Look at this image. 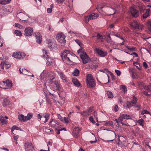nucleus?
Listing matches in <instances>:
<instances>
[{"mask_svg": "<svg viewBox=\"0 0 151 151\" xmlns=\"http://www.w3.org/2000/svg\"><path fill=\"white\" fill-rule=\"evenodd\" d=\"M138 86L140 88L142 89L145 88L146 86L143 82H139L138 83Z\"/></svg>", "mask_w": 151, "mask_h": 151, "instance_id": "nucleus-35", "label": "nucleus"}, {"mask_svg": "<svg viewBox=\"0 0 151 151\" xmlns=\"http://www.w3.org/2000/svg\"><path fill=\"white\" fill-rule=\"evenodd\" d=\"M61 57L65 63L71 62L70 59L72 57V55L69 51L65 50L62 53Z\"/></svg>", "mask_w": 151, "mask_h": 151, "instance_id": "nucleus-3", "label": "nucleus"}, {"mask_svg": "<svg viewBox=\"0 0 151 151\" xmlns=\"http://www.w3.org/2000/svg\"><path fill=\"white\" fill-rule=\"evenodd\" d=\"M133 103L132 102H127V106L128 107V108H130L131 106H133Z\"/></svg>", "mask_w": 151, "mask_h": 151, "instance_id": "nucleus-50", "label": "nucleus"}, {"mask_svg": "<svg viewBox=\"0 0 151 151\" xmlns=\"http://www.w3.org/2000/svg\"><path fill=\"white\" fill-rule=\"evenodd\" d=\"M25 151H35L32 144L31 143L26 142L25 144Z\"/></svg>", "mask_w": 151, "mask_h": 151, "instance_id": "nucleus-10", "label": "nucleus"}, {"mask_svg": "<svg viewBox=\"0 0 151 151\" xmlns=\"http://www.w3.org/2000/svg\"><path fill=\"white\" fill-rule=\"evenodd\" d=\"M80 56L83 63L84 64L90 62L91 60V59L87 55L86 52H84L82 54H81Z\"/></svg>", "mask_w": 151, "mask_h": 151, "instance_id": "nucleus-8", "label": "nucleus"}, {"mask_svg": "<svg viewBox=\"0 0 151 151\" xmlns=\"http://www.w3.org/2000/svg\"><path fill=\"white\" fill-rule=\"evenodd\" d=\"M143 65V66L145 67V68H147V65L146 62H144Z\"/></svg>", "mask_w": 151, "mask_h": 151, "instance_id": "nucleus-64", "label": "nucleus"}, {"mask_svg": "<svg viewBox=\"0 0 151 151\" xmlns=\"http://www.w3.org/2000/svg\"><path fill=\"white\" fill-rule=\"evenodd\" d=\"M5 81H4L0 83V87L5 89Z\"/></svg>", "mask_w": 151, "mask_h": 151, "instance_id": "nucleus-40", "label": "nucleus"}, {"mask_svg": "<svg viewBox=\"0 0 151 151\" xmlns=\"http://www.w3.org/2000/svg\"><path fill=\"white\" fill-rule=\"evenodd\" d=\"M49 116L50 114L47 113H45L42 115H40V114L38 115V118L45 123L47 121Z\"/></svg>", "mask_w": 151, "mask_h": 151, "instance_id": "nucleus-9", "label": "nucleus"}, {"mask_svg": "<svg viewBox=\"0 0 151 151\" xmlns=\"http://www.w3.org/2000/svg\"><path fill=\"white\" fill-rule=\"evenodd\" d=\"M76 42L78 45H79L81 47V42L80 41L78 40H75Z\"/></svg>", "mask_w": 151, "mask_h": 151, "instance_id": "nucleus-62", "label": "nucleus"}, {"mask_svg": "<svg viewBox=\"0 0 151 151\" xmlns=\"http://www.w3.org/2000/svg\"><path fill=\"white\" fill-rule=\"evenodd\" d=\"M63 121H64L67 124L68 123L69 121L68 120V118L67 117H64L63 118Z\"/></svg>", "mask_w": 151, "mask_h": 151, "instance_id": "nucleus-56", "label": "nucleus"}, {"mask_svg": "<svg viewBox=\"0 0 151 151\" xmlns=\"http://www.w3.org/2000/svg\"><path fill=\"white\" fill-rule=\"evenodd\" d=\"M25 55H26L24 53L18 52H14L12 56L15 58L20 59L23 58Z\"/></svg>", "mask_w": 151, "mask_h": 151, "instance_id": "nucleus-14", "label": "nucleus"}, {"mask_svg": "<svg viewBox=\"0 0 151 151\" xmlns=\"http://www.w3.org/2000/svg\"><path fill=\"white\" fill-rule=\"evenodd\" d=\"M22 73L23 74L26 75H28L27 74V72H28V71L25 69H22Z\"/></svg>", "mask_w": 151, "mask_h": 151, "instance_id": "nucleus-46", "label": "nucleus"}, {"mask_svg": "<svg viewBox=\"0 0 151 151\" xmlns=\"http://www.w3.org/2000/svg\"><path fill=\"white\" fill-rule=\"evenodd\" d=\"M127 48L129 50L131 51H135L136 49V47H132V48L129 47L127 46Z\"/></svg>", "mask_w": 151, "mask_h": 151, "instance_id": "nucleus-53", "label": "nucleus"}, {"mask_svg": "<svg viewBox=\"0 0 151 151\" xmlns=\"http://www.w3.org/2000/svg\"><path fill=\"white\" fill-rule=\"evenodd\" d=\"M58 93L59 95V97L63 99L64 97L61 94V93L60 92H58Z\"/></svg>", "mask_w": 151, "mask_h": 151, "instance_id": "nucleus-63", "label": "nucleus"}, {"mask_svg": "<svg viewBox=\"0 0 151 151\" xmlns=\"http://www.w3.org/2000/svg\"><path fill=\"white\" fill-rule=\"evenodd\" d=\"M146 90L148 92H150L151 91V86H148L147 87Z\"/></svg>", "mask_w": 151, "mask_h": 151, "instance_id": "nucleus-57", "label": "nucleus"}, {"mask_svg": "<svg viewBox=\"0 0 151 151\" xmlns=\"http://www.w3.org/2000/svg\"><path fill=\"white\" fill-rule=\"evenodd\" d=\"M89 119L90 121L91 122L93 123H94L95 122L93 120V117L91 116H90L89 118Z\"/></svg>", "mask_w": 151, "mask_h": 151, "instance_id": "nucleus-58", "label": "nucleus"}, {"mask_svg": "<svg viewBox=\"0 0 151 151\" xmlns=\"http://www.w3.org/2000/svg\"><path fill=\"white\" fill-rule=\"evenodd\" d=\"M80 93V96L81 97H83L84 98H86V97L87 94L86 93H84L83 92H81Z\"/></svg>", "mask_w": 151, "mask_h": 151, "instance_id": "nucleus-49", "label": "nucleus"}, {"mask_svg": "<svg viewBox=\"0 0 151 151\" xmlns=\"http://www.w3.org/2000/svg\"><path fill=\"white\" fill-rule=\"evenodd\" d=\"M115 71L118 76H119L120 75L121 72L120 71L118 70H115Z\"/></svg>", "mask_w": 151, "mask_h": 151, "instance_id": "nucleus-55", "label": "nucleus"}, {"mask_svg": "<svg viewBox=\"0 0 151 151\" xmlns=\"http://www.w3.org/2000/svg\"><path fill=\"white\" fill-rule=\"evenodd\" d=\"M93 110L92 108H90L88 109L87 111H83V112H81V114L82 115H89V113L91 112Z\"/></svg>", "mask_w": 151, "mask_h": 151, "instance_id": "nucleus-24", "label": "nucleus"}, {"mask_svg": "<svg viewBox=\"0 0 151 151\" xmlns=\"http://www.w3.org/2000/svg\"><path fill=\"white\" fill-rule=\"evenodd\" d=\"M28 17L24 14L22 12H20L17 15V17L20 20H22L23 21H26L25 19Z\"/></svg>", "mask_w": 151, "mask_h": 151, "instance_id": "nucleus-19", "label": "nucleus"}, {"mask_svg": "<svg viewBox=\"0 0 151 151\" xmlns=\"http://www.w3.org/2000/svg\"><path fill=\"white\" fill-rule=\"evenodd\" d=\"M137 99L135 96H133L132 102L133 104H135L137 101Z\"/></svg>", "mask_w": 151, "mask_h": 151, "instance_id": "nucleus-42", "label": "nucleus"}, {"mask_svg": "<svg viewBox=\"0 0 151 151\" xmlns=\"http://www.w3.org/2000/svg\"><path fill=\"white\" fill-rule=\"evenodd\" d=\"M118 103L122 104L123 102L122 99V98H119L118 99Z\"/></svg>", "mask_w": 151, "mask_h": 151, "instance_id": "nucleus-60", "label": "nucleus"}, {"mask_svg": "<svg viewBox=\"0 0 151 151\" xmlns=\"http://www.w3.org/2000/svg\"><path fill=\"white\" fill-rule=\"evenodd\" d=\"M49 124L52 127L55 128L56 129L58 127L59 123L56 120L52 119V120L49 122Z\"/></svg>", "mask_w": 151, "mask_h": 151, "instance_id": "nucleus-16", "label": "nucleus"}, {"mask_svg": "<svg viewBox=\"0 0 151 151\" xmlns=\"http://www.w3.org/2000/svg\"><path fill=\"white\" fill-rule=\"evenodd\" d=\"M47 43L48 44V46L50 49H53L55 47L57 48V45L54 42H52L51 40H47Z\"/></svg>", "mask_w": 151, "mask_h": 151, "instance_id": "nucleus-17", "label": "nucleus"}, {"mask_svg": "<svg viewBox=\"0 0 151 151\" xmlns=\"http://www.w3.org/2000/svg\"><path fill=\"white\" fill-rule=\"evenodd\" d=\"M47 13H51L52 12V9H51V8H47Z\"/></svg>", "mask_w": 151, "mask_h": 151, "instance_id": "nucleus-61", "label": "nucleus"}, {"mask_svg": "<svg viewBox=\"0 0 151 151\" xmlns=\"http://www.w3.org/2000/svg\"><path fill=\"white\" fill-rule=\"evenodd\" d=\"M72 81L74 84L77 87H79L80 86V83L77 80L73 79L72 80Z\"/></svg>", "mask_w": 151, "mask_h": 151, "instance_id": "nucleus-32", "label": "nucleus"}, {"mask_svg": "<svg viewBox=\"0 0 151 151\" xmlns=\"http://www.w3.org/2000/svg\"><path fill=\"white\" fill-rule=\"evenodd\" d=\"M97 38L98 39H102L103 38V36L100 35L99 34H98L96 36Z\"/></svg>", "mask_w": 151, "mask_h": 151, "instance_id": "nucleus-54", "label": "nucleus"}, {"mask_svg": "<svg viewBox=\"0 0 151 151\" xmlns=\"http://www.w3.org/2000/svg\"><path fill=\"white\" fill-rule=\"evenodd\" d=\"M14 33L17 36H21L22 35V33L20 31L16 30Z\"/></svg>", "mask_w": 151, "mask_h": 151, "instance_id": "nucleus-37", "label": "nucleus"}, {"mask_svg": "<svg viewBox=\"0 0 151 151\" xmlns=\"http://www.w3.org/2000/svg\"><path fill=\"white\" fill-rule=\"evenodd\" d=\"M150 114L149 112L146 110H143L141 113V114L143 115H144L145 114Z\"/></svg>", "mask_w": 151, "mask_h": 151, "instance_id": "nucleus-52", "label": "nucleus"}, {"mask_svg": "<svg viewBox=\"0 0 151 151\" xmlns=\"http://www.w3.org/2000/svg\"><path fill=\"white\" fill-rule=\"evenodd\" d=\"M150 11V9H146V12L143 15L142 17L143 18L145 19L149 16Z\"/></svg>", "mask_w": 151, "mask_h": 151, "instance_id": "nucleus-26", "label": "nucleus"}, {"mask_svg": "<svg viewBox=\"0 0 151 151\" xmlns=\"http://www.w3.org/2000/svg\"><path fill=\"white\" fill-rule=\"evenodd\" d=\"M113 124V122L112 121H109L105 123V125L106 126H109Z\"/></svg>", "mask_w": 151, "mask_h": 151, "instance_id": "nucleus-41", "label": "nucleus"}, {"mask_svg": "<svg viewBox=\"0 0 151 151\" xmlns=\"http://www.w3.org/2000/svg\"><path fill=\"white\" fill-rule=\"evenodd\" d=\"M0 122L2 124H4L7 123V121L4 119V118L2 116H0Z\"/></svg>", "mask_w": 151, "mask_h": 151, "instance_id": "nucleus-29", "label": "nucleus"}, {"mask_svg": "<svg viewBox=\"0 0 151 151\" xmlns=\"http://www.w3.org/2000/svg\"><path fill=\"white\" fill-rule=\"evenodd\" d=\"M148 91H145L143 92V93L147 96H150V94L148 93Z\"/></svg>", "mask_w": 151, "mask_h": 151, "instance_id": "nucleus-59", "label": "nucleus"}, {"mask_svg": "<svg viewBox=\"0 0 151 151\" xmlns=\"http://www.w3.org/2000/svg\"><path fill=\"white\" fill-rule=\"evenodd\" d=\"M121 88L122 89L123 91H124V93L126 92L127 91V89L124 85L121 86Z\"/></svg>", "mask_w": 151, "mask_h": 151, "instance_id": "nucleus-44", "label": "nucleus"}, {"mask_svg": "<svg viewBox=\"0 0 151 151\" xmlns=\"http://www.w3.org/2000/svg\"><path fill=\"white\" fill-rule=\"evenodd\" d=\"M33 114L32 113H28L27 116H25V120L26 121L29 120L32 117Z\"/></svg>", "mask_w": 151, "mask_h": 151, "instance_id": "nucleus-30", "label": "nucleus"}, {"mask_svg": "<svg viewBox=\"0 0 151 151\" xmlns=\"http://www.w3.org/2000/svg\"><path fill=\"white\" fill-rule=\"evenodd\" d=\"M94 50L101 57H105L107 53L106 51H104L98 48H95Z\"/></svg>", "mask_w": 151, "mask_h": 151, "instance_id": "nucleus-12", "label": "nucleus"}, {"mask_svg": "<svg viewBox=\"0 0 151 151\" xmlns=\"http://www.w3.org/2000/svg\"><path fill=\"white\" fill-rule=\"evenodd\" d=\"M18 119L19 121L20 122L22 121H26L25 120V116H24L23 115L21 114L18 116Z\"/></svg>", "mask_w": 151, "mask_h": 151, "instance_id": "nucleus-27", "label": "nucleus"}, {"mask_svg": "<svg viewBox=\"0 0 151 151\" xmlns=\"http://www.w3.org/2000/svg\"><path fill=\"white\" fill-rule=\"evenodd\" d=\"M132 117L129 115L126 114H122L118 118V120L122 125H128V123L125 122L124 119L127 120L129 119H131Z\"/></svg>", "mask_w": 151, "mask_h": 151, "instance_id": "nucleus-5", "label": "nucleus"}, {"mask_svg": "<svg viewBox=\"0 0 151 151\" xmlns=\"http://www.w3.org/2000/svg\"><path fill=\"white\" fill-rule=\"evenodd\" d=\"M120 137H121L123 139H124V137H123L122 136H118V139L119 140V142L117 143V144L119 146L121 147H122L124 146V145L122 143V141H121L120 139Z\"/></svg>", "mask_w": 151, "mask_h": 151, "instance_id": "nucleus-25", "label": "nucleus"}, {"mask_svg": "<svg viewBox=\"0 0 151 151\" xmlns=\"http://www.w3.org/2000/svg\"><path fill=\"white\" fill-rule=\"evenodd\" d=\"M146 25L149 30L150 31L151 30V22L150 21H148L146 23Z\"/></svg>", "mask_w": 151, "mask_h": 151, "instance_id": "nucleus-36", "label": "nucleus"}, {"mask_svg": "<svg viewBox=\"0 0 151 151\" xmlns=\"http://www.w3.org/2000/svg\"><path fill=\"white\" fill-rule=\"evenodd\" d=\"M84 49L82 48H81L78 50L77 52L78 54L81 53V54H82L83 53L85 52H84Z\"/></svg>", "mask_w": 151, "mask_h": 151, "instance_id": "nucleus-47", "label": "nucleus"}, {"mask_svg": "<svg viewBox=\"0 0 151 151\" xmlns=\"http://www.w3.org/2000/svg\"><path fill=\"white\" fill-rule=\"evenodd\" d=\"M11 0H0V4H5L9 3Z\"/></svg>", "mask_w": 151, "mask_h": 151, "instance_id": "nucleus-31", "label": "nucleus"}, {"mask_svg": "<svg viewBox=\"0 0 151 151\" xmlns=\"http://www.w3.org/2000/svg\"><path fill=\"white\" fill-rule=\"evenodd\" d=\"M133 65H134L139 70H140V68L138 66V65H139V66L140 65L139 63H138L137 62H134L133 63Z\"/></svg>", "mask_w": 151, "mask_h": 151, "instance_id": "nucleus-43", "label": "nucleus"}, {"mask_svg": "<svg viewBox=\"0 0 151 151\" xmlns=\"http://www.w3.org/2000/svg\"><path fill=\"white\" fill-rule=\"evenodd\" d=\"M86 83L87 86L91 88H93L95 86L96 83L91 74L87 75L86 79Z\"/></svg>", "mask_w": 151, "mask_h": 151, "instance_id": "nucleus-2", "label": "nucleus"}, {"mask_svg": "<svg viewBox=\"0 0 151 151\" xmlns=\"http://www.w3.org/2000/svg\"><path fill=\"white\" fill-rule=\"evenodd\" d=\"M5 81V89L11 88L12 86V83L11 81L7 80Z\"/></svg>", "mask_w": 151, "mask_h": 151, "instance_id": "nucleus-23", "label": "nucleus"}, {"mask_svg": "<svg viewBox=\"0 0 151 151\" xmlns=\"http://www.w3.org/2000/svg\"><path fill=\"white\" fill-rule=\"evenodd\" d=\"M9 101L7 99H5L4 100V102L2 103V105L4 106H6L9 104Z\"/></svg>", "mask_w": 151, "mask_h": 151, "instance_id": "nucleus-33", "label": "nucleus"}, {"mask_svg": "<svg viewBox=\"0 0 151 151\" xmlns=\"http://www.w3.org/2000/svg\"><path fill=\"white\" fill-rule=\"evenodd\" d=\"M42 51L43 53H45V54L43 55L42 56L45 58L46 57V59L47 60L46 62L47 65H52L53 61V60L50 58V56L47 55V52L46 50H43Z\"/></svg>", "mask_w": 151, "mask_h": 151, "instance_id": "nucleus-7", "label": "nucleus"}, {"mask_svg": "<svg viewBox=\"0 0 151 151\" xmlns=\"http://www.w3.org/2000/svg\"><path fill=\"white\" fill-rule=\"evenodd\" d=\"M107 95L108 96V98H112L113 97V95L110 91H108L107 92Z\"/></svg>", "mask_w": 151, "mask_h": 151, "instance_id": "nucleus-38", "label": "nucleus"}, {"mask_svg": "<svg viewBox=\"0 0 151 151\" xmlns=\"http://www.w3.org/2000/svg\"><path fill=\"white\" fill-rule=\"evenodd\" d=\"M33 31V29L31 27L25 28L24 30V35L26 36H30L32 35Z\"/></svg>", "mask_w": 151, "mask_h": 151, "instance_id": "nucleus-15", "label": "nucleus"}, {"mask_svg": "<svg viewBox=\"0 0 151 151\" xmlns=\"http://www.w3.org/2000/svg\"><path fill=\"white\" fill-rule=\"evenodd\" d=\"M80 132V129L78 127H76L73 132V135L75 138H78Z\"/></svg>", "mask_w": 151, "mask_h": 151, "instance_id": "nucleus-21", "label": "nucleus"}, {"mask_svg": "<svg viewBox=\"0 0 151 151\" xmlns=\"http://www.w3.org/2000/svg\"><path fill=\"white\" fill-rule=\"evenodd\" d=\"M96 8L100 13L104 15L110 16L115 14L116 12L114 8L109 7H103L100 5H97Z\"/></svg>", "mask_w": 151, "mask_h": 151, "instance_id": "nucleus-1", "label": "nucleus"}, {"mask_svg": "<svg viewBox=\"0 0 151 151\" xmlns=\"http://www.w3.org/2000/svg\"><path fill=\"white\" fill-rule=\"evenodd\" d=\"M65 36L63 33L58 34L57 36V40L59 42L63 45L65 43Z\"/></svg>", "mask_w": 151, "mask_h": 151, "instance_id": "nucleus-6", "label": "nucleus"}, {"mask_svg": "<svg viewBox=\"0 0 151 151\" xmlns=\"http://www.w3.org/2000/svg\"><path fill=\"white\" fill-rule=\"evenodd\" d=\"M15 129L21 130V129L19 127H17L15 126H14L12 129L11 131L13 132V131Z\"/></svg>", "mask_w": 151, "mask_h": 151, "instance_id": "nucleus-48", "label": "nucleus"}, {"mask_svg": "<svg viewBox=\"0 0 151 151\" xmlns=\"http://www.w3.org/2000/svg\"><path fill=\"white\" fill-rule=\"evenodd\" d=\"M79 74V71L76 68L75 69L74 71L72 73V74L76 76H78Z\"/></svg>", "mask_w": 151, "mask_h": 151, "instance_id": "nucleus-28", "label": "nucleus"}, {"mask_svg": "<svg viewBox=\"0 0 151 151\" xmlns=\"http://www.w3.org/2000/svg\"><path fill=\"white\" fill-rule=\"evenodd\" d=\"M99 17V15L98 14L96 13H93L89 14L88 16L86 18V20L89 21L91 19H95L98 18Z\"/></svg>", "mask_w": 151, "mask_h": 151, "instance_id": "nucleus-13", "label": "nucleus"}, {"mask_svg": "<svg viewBox=\"0 0 151 151\" xmlns=\"http://www.w3.org/2000/svg\"><path fill=\"white\" fill-rule=\"evenodd\" d=\"M137 122L142 126L143 127L144 126V121L142 119H141L139 120Z\"/></svg>", "mask_w": 151, "mask_h": 151, "instance_id": "nucleus-39", "label": "nucleus"}, {"mask_svg": "<svg viewBox=\"0 0 151 151\" xmlns=\"http://www.w3.org/2000/svg\"><path fill=\"white\" fill-rule=\"evenodd\" d=\"M130 12L132 15L134 17H137L139 15L138 11L134 8L131 7L130 9Z\"/></svg>", "mask_w": 151, "mask_h": 151, "instance_id": "nucleus-18", "label": "nucleus"}, {"mask_svg": "<svg viewBox=\"0 0 151 151\" xmlns=\"http://www.w3.org/2000/svg\"><path fill=\"white\" fill-rule=\"evenodd\" d=\"M57 116L58 118L61 121L63 122V118L61 116V115L59 114H57Z\"/></svg>", "mask_w": 151, "mask_h": 151, "instance_id": "nucleus-51", "label": "nucleus"}, {"mask_svg": "<svg viewBox=\"0 0 151 151\" xmlns=\"http://www.w3.org/2000/svg\"><path fill=\"white\" fill-rule=\"evenodd\" d=\"M54 78L50 79L49 81L50 82V86L53 90H59L60 88V83L58 81H53L52 80Z\"/></svg>", "mask_w": 151, "mask_h": 151, "instance_id": "nucleus-4", "label": "nucleus"}, {"mask_svg": "<svg viewBox=\"0 0 151 151\" xmlns=\"http://www.w3.org/2000/svg\"><path fill=\"white\" fill-rule=\"evenodd\" d=\"M130 25L132 27L135 29H139L142 30L143 28V26L139 24L136 21L134 20L131 23Z\"/></svg>", "mask_w": 151, "mask_h": 151, "instance_id": "nucleus-11", "label": "nucleus"}, {"mask_svg": "<svg viewBox=\"0 0 151 151\" xmlns=\"http://www.w3.org/2000/svg\"><path fill=\"white\" fill-rule=\"evenodd\" d=\"M15 27H18L19 29H22L23 28V27L22 25L18 23H16L15 24Z\"/></svg>", "mask_w": 151, "mask_h": 151, "instance_id": "nucleus-45", "label": "nucleus"}, {"mask_svg": "<svg viewBox=\"0 0 151 151\" xmlns=\"http://www.w3.org/2000/svg\"><path fill=\"white\" fill-rule=\"evenodd\" d=\"M1 67L2 69H4V67L6 69H8L10 68L11 65L8 63L7 62L2 61L1 62Z\"/></svg>", "mask_w": 151, "mask_h": 151, "instance_id": "nucleus-22", "label": "nucleus"}, {"mask_svg": "<svg viewBox=\"0 0 151 151\" xmlns=\"http://www.w3.org/2000/svg\"><path fill=\"white\" fill-rule=\"evenodd\" d=\"M60 77L61 78L63 81H66V77L62 73H60Z\"/></svg>", "mask_w": 151, "mask_h": 151, "instance_id": "nucleus-34", "label": "nucleus"}, {"mask_svg": "<svg viewBox=\"0 0 151 151\" xmlns=\"http://www.w3.org/2000/svg\"><path fill=\"white\" fill-rule=\"evenodd\" d=\"M35 35V36L36 39V42L39 44H40L42 40V35L39 32L36 33Z\"/></svg>", "mask_w": 151, "mask_h": 151, "instance_id": "nucleus-20", "label": "nucleus"}]
</instances>
